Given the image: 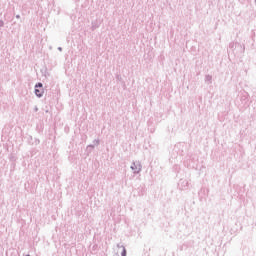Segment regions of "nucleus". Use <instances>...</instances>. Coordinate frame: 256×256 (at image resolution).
<instances>
[{"mask_svg": "<svg viewBox=\"0 0 256 256\" xmlns=\"http://www.w3.org/2000/svg\"><path fill=\"white\" fill-rule=\"evenodd\" d=\"M35 95H36L37 97H43V84L38 83V84L35 86Z\"/></svg>", "mask_w": 256, "mask_h": 256, "instance_id": "f257e3e1", "label": "nucleus"}, {"mask_svg": "<svg viewBox=\"0 0 256 256\" xmlns=\"http://www.w3.org/2000/svg\"><path fill=\"white\" fill-rule=\"evenodd\" d=\"M116 255L117 256H126L127 250L123 246H119L116 250Z\"/></svg>", "mask_w": 256, "mask_h": 256, "instance_id": "f03ea898", "label": "nucleus"}, {"mask_svg": "<svg viewBox=\"0 0 256 256\" xmlns=\"http://www.w3.org/2000/svg\"><path fill=\"white\" fill-rule=\"evenodd\" d=\"M27 256H29V255H27Z\"/></svg>", "mask_w": 256, "mask_h": 256, "instance_id": "7ed1b4c3", "label": "nucleus"}]
</instances>
